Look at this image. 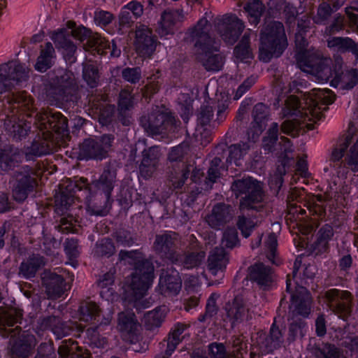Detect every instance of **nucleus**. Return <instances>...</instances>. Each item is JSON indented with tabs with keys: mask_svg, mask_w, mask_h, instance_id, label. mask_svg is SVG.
<instances>
[{
	"mask_svg": "<svg viewBox=\"0 0 358 358\" xmlns=\"http://www.w3.org/2000/svg\"><path fill=\"white\" fill-rule=\"evenodd\" d=\"M121 260H129L134 266L129 283L123 286L122 301L132 304L142 299L152 284L155 278V267L151 261L143 258L138 250H121L119 253Z\"/></svg>",
	"mask_w": 358,
	"mask_h": 358,
	"instance_id": "f257e3e1",
	"label": "nucleus"
},
{
	"mask_svg": "<svg viewBox=\"0 0 358 358\" xmlns=\"http://www.w3.org/2000/svg\"><path fill=\"white\" fill-rule=\"evenodd\" d=\"M210 25L206 17L200 18L189 29V34L194 42V48L199 59L207 71H218L223 66L220 54L215 53L218 49L214 45V39L206 30Z\"/></svg>",
	"mask_w": 358,
	"mask_h": 358,
	"instance_id": "f03ea898",
	"label": "nucleus"
},
{
	"mask_svg": "<svg viewBox=\"0 0 358 358\" xmlns=\"http://www.w3.org/2000/svg\"><path fill=\"white\" fill-rule=\"evenodd\" d=\"M287 45V37L283 24L280 21H271L260 31L259 59L268 63L273 58H279Z\"/></svg>",
	"mask_w": 358,
	"mask_h": 358,
	"instance_id": "7ed1b4c3",
	"label": "nucleus"
},
{
	"mask_svg": "<svg viewBox=\"0 0 358 358\" xmlns=\"http://www.w3.org/2000/svg\"><path fill=\"white\" fill-rule=\"evenodd\" d=\"M301 261L296 259L294 263L292 280H286V292L291 295L289 309L293 315L308 317L311 312L313 299L310 291L303 285H301L295 280L296 273L301 266Z\"/></svg>",
	"mask_w": 358,
	"mask_h": 358,
	"instance_id": "20e7f679",
	"label": "nucleus"
},
{
	"mask_svg": "<svg viewBox=\"0 0 358 358\" xmlns=\"http://www.w3.org/2000/svg\"><path fill=\"white\" fill-rule=\"evenodd\" d=\"M236 198H240L242 209H252L262 199V188L257 180L248 176L234 180L231 186Z\"/></svg>",
	"mask_w": 358,
	"mask_h": 358,
	"instance_id": "39448f33",
	"label": "nucleus"
},
{
	"mask_svg": "<svg viewBox=\"0 0 358 358\" xmlns=\"http://www.w3.org/2000/svg\"><path fill=\"white\" fill-rule=\"evenodd\" d=\"M37 185L36 171L28 165L22 166L12 177V193L14 200L18 203L24 202L29 195L34 192Z\"/></svg>",
	"mask_w": 358,
	"mask_h": 358,
	"instance_id": "423d86ee",
	"label": "nucleus"
},
{
	"mask_svg": "<svg viewBox=\"0 0 358 358\" xmlns=\"http://www.w3.org/2000/svg\"><path fill=\"white\" fill-rule=\"evenodd\" d=\"M29 78V72L24 64L10 61L0 64V94L11 91L15 86H22Z\"/></svg>",
	"mask_w": 358,
	"mask_h": 358,
	"instance_id": "0eeeda50",
	"label": "nucleus"
},
{
	"mask_svg": "<svg viewBox=\"0 0 358 358\" xmlns=\"http://www.w3.org/2000/svg\"><path fill=\"white\" fill-rule=\"evenodd\" d=\"M81 180L83 182L82 185L76 183L73 186L69 185L59 195L55 196V211L57 213L62 215L66 213L76 199L81 201L82 199L78 194L79 192H83V200L85 202L91 201L93 196L92 191L87 183V179L81 178Z\"/></svg>",
	"mask_w": 358,
	"mask_h": 358,
	"instance_id": "6e6552de",
	"label": "nucleus"
},
{
	"mask_svg": "<svg viewBox=\"0 0 358 358\" xmlns=\"http://www.w3.org/2000/svg\"><path fill=\"white\" fill-rule=\"evenodd\" d=\"M74 80L72 76L66 71H62L60 74L52 77L45 83L46 96L55 101L64 100L73 87Z\"/></svg>",
	"mask_w": 358,
	"mask_h": 358,
	"instance_id": "1a4fd4ad",
	"label": "nucleus"
},
{
	"mask_svg": "<svg viewBox=\"0 0 358 358\" xmlns=\"http://www.w3.org/2000/svg\"><path fill=\"white\" fill-rule=\"evenodd\" d=\"M141 124L154 135L165 134L171 131L176 124V119L171 112H152L147 117H142Z\"/></svg>",
	"mask_w": 358,
	"mask_h": 358,
	"instance_id": "9d476101",
	"label": "nucleus"
},
{
	"mask_svg": "<svg viewBox=\"0 0 358 358\" xmlns=\"http://www.w3.org/2000/svg\"><path fill=\"white\" fill-rule=\"evenodd\" d=\"M157 38L152 31L145 25L136 31L134 47L137 55L143 58L150 57L156 50Z\"/></svg>",
	"mask_w": 358,
	"mask_h": 358,
	"instance_id": "9b49d317",
	"label": "nucleus"
},
{
	"mask_svg": "<svg viewBox=\"0 0 358 358\" xmlns=\"http://www.w3.org/2000/svg\"><path fill=\"white\" fill-rule=\"evenodd\" d=\"M51 39L56 48L61 52L65 62L68 64H74L76 60L77 46L71 39L69 31L65 29H59L51 35Z\"/></svg>",
	"mask_w": 358,
	"mask_h": 358,
	"instance_id": "f8f14e48",
	"label": "nucleus"
},
{
	"mask_svg": "<svg viewBox=\"0 0 358 358\" xmlns=\"http://www.w3.org/2000/svg\"><path fill=\"white\" fill-rule=\"evenodd\" d=\"M270 115V109L264 103L259 102L255 105L252 111V120L246 130L248 139L255 142L264 131Z\"/></svg>",
	"mask_w": 358,
	"mask_h": 358,
	"instance_id": "ddd939ff",
	"label": "nucleus"
},
{
	"mask_svg": "<svg viewBox=\"0 0 358 358\" xmlns=\"http://www.w3.org/2000/svg\"><path fill=\"white\" fill-rule=\"evenodd\" d=\"M248 277L263 290H269L273 283L272 268L262 262H255L248 269Z\"/></svg>",
	"mask_w": 358,
	"mask_h": 358,
	"instance_id": "4468645a",
	"label": "nucleus"
},
{
	"mask_svg": "<svg viewBox=\"0 0 358 358\" xmlns=\"http://www.w3.org/2000/svg\"><path fill=\"white\" fill-rule=\"evenodd\" d=\"M182 287L180 273L174 268L162 270L159 279V293L164 296L177 295Z\"/></svg>",
	"mask_w": 358,
	"mask_h": 358,
	"instance_id": "2eb2a0df",
	"label": "nucleus"
},
{
	"mask_svg": "<svg viewBox=\"0 0 358 358\" xmlns=\"http://www.w3.org/2000/svg\"><path fill=\"white\" fill-rule=\"evenodd\" d=\"M52 145L47 138L38 136L32 140L29 145H26L21 150L22 155H24L26 161H35L37 158L51 154Z\"/></svg>",
	"mask_w": 358,
	"mask_h": 358,
	"instance_id": "dca6fc26",
	"label": "nucleus"
},
{
	"mask_svg": "<svg viewBox=\"0 0 358 358\" xmlns=\"http://www.w3.org/2000/svg\"><path fill=\"white\" fill-rule=\"evenodd\" d=\"M226 317L231 323V327L234 328L236 324L241 323L248 310L243 296L238 294L231 301H228L224 306Z\"/></svg>",
	"mask_w": 358,
	"mask_h": 358,
	"instance_id": "f3484780",
	"label": "nucleus"
},
{
	"mask_svg": "<svg viewBox=\"0 0 358 358\" xmlns=\"http://www.w3.org/2000/svg\"><path fill=\"white\" fill-rule=\"evenodd\" d=\"M106 158V152L94 138H85L79 146L78 159L80 161H101Z\"/></svg>",
	"mask_w": 358,
	"mask_h": 358,
	"instance_id": "a211bd4d",
	"label": "nucleus"
},
{
	"mask_svg": "<svg viewBox=\"0 0 358 358\" xmlns=\"http://www.w3.org/2000/svg\"><path fill=\"white\" fill-rule=\"evenodd\" d=\"M222 24L221 35L223 38L230 43L236 42L245 29L243 20L236 15H229L223 18Z\"/></svg>",
	"mask_w": 358,
	"mask_h": 358,
	"instance_id": "6ab92c4d",
	"label": "nucleus"
},
{
	"mask_svg": "<svg viewBox=\"0 0 358 358\" xmlns=\"http://www.w3.org/2000/svg\"><path fill=\"white\" fill-rule=\"evenodd\" d=\"M21 150L12 144L0 145V171L13 170L16 164L20 162Z\"/></svg>",
	"mask_w": 358,
	"mask_h": 358,
	"instance_id": "aec40b11",
	"label": "nucleus"
},
{
	"mask_svg": "<svg viewBox=\"0 0 358 358\" xmlns=\"http://www.w3.org/2000/svg\"><path fill=\"white\" fill-rule=\"evenodd\" d=\"M139 323L135 313L132 311L120 312L117 315V329L133 341L138 335Z\"/></svg>",
	"mask_w": 358,
	"mask_h": 358,
	"instance_id": "412c9836",
	"label": "nucleus"
},
{
	"mask_svg": "<svg viewBox=\"0 0 358 358\" xmlns=\"http://www.w3.org/2000/svg\"><path fill=\"white\" fill-rule=\"evenodd\" d=\"M285 325L283 323L278 324L275 317L264 341L268 352L273 353L275 350L282 348L285 341Z\"/></svg>",
	"mask_w": 358,
	"mask_h": 358,
	"instance_id": "4be33fe9",
	"label": "nucleus"
},
{
	"mask_svg": "<svg viewBox=\"0 0 358 358\" xmlns=\"http://www.w3.org/2000/svg\"><path fill=\"white\" fill-rule=\"evenodd\" d=\"M57 55L55 48L50 42H46L41 46L39 55L34 64V69L40 73H45L55 64Z\"/></svg>",
	"mask_w": 358,
	"mask_h": 358,
	"instance_id": "5701e85b",
	"label": "nucleus"
},
{
	"mask_svg": "<svg viewBox=\"0 0 358 358\" xmlns=\"http://www.w3.org/2000/svg\"><path fill=\"white\" fill-rule=\"evenodd\" d=\"M42 283L50 297L59 298L63 295L65 280L62 275L52 272L45 273Z\"/></svg>",
	"mask_w": 358,
	"mask_h": 358,
	"instance_id": "b1692460",
	"label": "nucleus"
},
{
	"mask_svg": "<svg viewBox=\"0 0 358 358\" xmlns=\"http://www.w3.org/2000/svg\"><path fill=\"white\" fill-rule=\"evenodd\" d=\"M117 173L114 169L106 167L101 174L99 180L94 182V187L101 194H103L106 201H109L115 187Z\"/></svg>",
	"mask_w": 358,
	"mask_h": 358,
	"instance_id": "393cba45",
	"label": "nucleus"
},
{
	"mask_svg": "<svg viewBox=\"0 0 358 358\" xmlns=\"http://www.w3.org/2000/svg\"><path fill=\"white\" fill-rule=\"evenodd\" d=\"M226 145H219L216 148V151L219 153V150H222L224 155L225 164H234L236 166L240 164V159L246 155L247 152L250 149V145L248 143H239L231 145L227 149H224L222 147H225Z\"/></svg>",
	"mask_w": 358,
	"mask_h": 358,
	"instance_id": "a878e982",
	"label": "nucleus"
},
{
	"mask_svg": "<svg viewBox=\"0 0 358 358\" xmlns=\"http://www.w3.org/2000/svg\"><path fill=\"white\" fill-rule=\"evenodd\" d=\"M45 265L44 257L39 255L29 256L23 260L19 267V275L25 279L35 277L36 273Z\"/></svg>",
	"mask_w": 358,
	"mask_h": 358,
	"instance_id": "bb28decb",
	"label": "nucleus"
},
{
	"mask_svg": "<svg viewBox=\"0 0 358 358\" xmlns=\"http://www.w3.org/2000/svg\"><path fill=\"white\" fill-rule=\"evenodd\" d=\"M155 252L163 257L171 259L174 257L175 241L166 231L163 234L157 235L153 244Z\"/></svg>",
	"mask_w": 358,
	"mask_h": 358,
	"instance_id": "cd10ccee",
	"label": "nucleus"
},
{
	"mask_svg": "<svg viewBox=\"0 0 358 358\" xmlns=\"http://www.w3.org/2000/svg\"><path fill=\"white\" fill-rule=\"evenodd\" d=\"M249 24L254 28L259 24L266 7L262 0H248L243 6Z\"/></svg>",
	"mask_w": 358,
	"mask_h": 358,
	"instance_id": "c85d7f7f",
	"label": "nucleus"
},
{
	"mask_svg": "<svg viewBox=\"0 0 358 358\" xmlns=\"http://www.w3.org/2000/svg\"><path fill=\"white\" fill-rule=\"evenodd\" d=\"M229 218V206L218 203L213 206L211 214L207 217V222L210 227L217 229L224 226Z\"/></svg>",
	"mask_w": 358,
	"mask_h": 358,
	"instance_id": "c756f323",
	"label": "nucleus"
},
{
	"mask_svg": "<svg viewBox=\"0 0 358 358\" xmlns=\"http://www.w3.org/2000/svg\"><path fill=\"white\" fill-rule=\"evenodd\" d=\"M42 324L50 329L57 339L69 336L71 329L59 317L48 316L43 320Z\"/></svg>",
	"mask_w": 358,
	"mask_h": 358,
	"instance_id": "7c9ffc66",
	"label": "nucleus"
},
{
	"mask_svg": "<svg viewBox=\"0 0 358 358\" xmlns=\"http://www.w3.org/2000/svg\"><path fill=\"white\" fill-rule=\"evenodd\" d=\"M36 345L34 336H27L16 341L12 347V352L19 358H27L30 355Z\"/></svg>",
	"mask_w": 358,
	"mask_h": 358,
	"instance_id": "2f4dec72",
	"label": "nucleus"
},
{
	"mask_svg": "<svg viewBox=\"0 0 358 358\" xmlns=\"http://www.w3.org/2000/svg\"><path fill=\"white\" fill-rule=\"evenodd\" d=\"M328 47L337 48L341 52H352L358 55V45L349 37H333L327 41Z\"/></svg>",
	"mask_w": 358,
	"mask_h": 358,
	"instance_id": "473e14b6",
	"label": "nucleus"
},
{
	"mask_svg": "<svg viewBox=\"0 0 358 358\" xmlns=\"http://www.w3.org/2000/svg\"><path fill=\"white\" fill-rule=\"evenodd\" d=\"M208 267L213 272L223 271L228 262L227 254L224 249L215 248L208 257Z\"/></svg>",
	"mask_w": 358,
	"mask_h": 358,
	"instance_id": "72a5a7b5",
	"label": "nucleus"
},
{
	"mask_svg": "<svg viewBox=\"0 0 358 358\" xmlns=\"http://www.w3.org/2000/svg\"><path fill=\"white\" fill-rule=\"evenodd\" d=\"M31 129V122L20 119L15 121L10 127L6 124V129L10 133L15 141H20L25 138L30 132Z\"/></svg>",
	"mask_w": 358,
	"mask_h": 358,
	"instance_id": "f704fd0d",
	"label": "nucleus"
},
{
	"mask_svg": "<svg viewBox=\"0 0 358 358\" xmlns=\"http://www.w3.org/2000/svg\"><path fill=\"white\" fill-rule=\"evenodd\" d=\"M234 55L236 59L245 62L246 59L253 58L250 48V38L248 35L244 34L234 49Z\"/></svg>",
	"mask_w": 358,
	"mask_h": 358,
	"instance_id": "c9c22d12",
	"label": "nucleus"
},
{
	"mask_svg": "<svg viewBox=\"0 0 358 358\" xmlns=\"http://www.w3.org/2000/svg\"><path fill=\"white\" fill-rule=\"evenodd\" d=\"M331 245L318 236H315L314 241L308 245L309 255L315 259L326 258L330 252Z\"/></svg>",
	"mask_w": 358,
	"mask_h": 358,
	"instance_id": "e433bc0d",
	"label": "nucleus"
},
{
	"mask_svg": "<svg viewBox=\"0 0 358 358\" xmlns=\"http://www.w3.org/2000/svg\"><path fill=\"white\" fill-rule=\"evenodd\" d=\"M331 245L318 236H315L314 241L308 245L309 255L315 259L326 258L330 252Z\"/></svg>",
	"mask_w": 358,
	"mask_h": 358,
	"instance_id": "4c0bfd02",
	"label": "nucleus"
},
{
	"mask_svg": "<svg viewBox=\"0 0 358 358\" xmlns=\"http://www.w3.org/2000/svg\"><path fill=\"white\" fill-rule=\"evenodd\" d=\"M115 247L113 241L109 238L99 239L94 248L93 255L96 257L109 258L113 255Z\"/></svg>",
	"mask_w": 358,
	"mask_h": 358,
	"instance_id": "58836bf2",
	"label": "nucleus"
},
{
	"mask_svg": "<svg viewBox=\"0 0 358 358\" xmlns=\"http://www.w3.org/2000/svg\"><path fill=\"white\" fill-rule=\"evenodd\" d=\"M164 317L165 315L162 311L161 308L157 307L145 313L143 321L147 329L154 330L162 325Z\"/></svg>",
	"mask_w": 358,
	"mask_h": 358,
	"instance_id": "ea45409f",
	"label": "nucleus"
},
{
	"mask_svg": "<svg viewBox=\"0 0 358 358\" xmlns=\"http://www.w3.org/2000/svg\"><path fill=\"white\" fill-rule=\"evenodd\" d=\"M279 138V125L277 122H273L265 136L263 137L262 143L264 150L272 152Z\"/></svg>",
	"mask_w": 358,
	"mask_h": 358,
	"instance_id": "a19ab883",
	"label": "nucleus"
},
{
	"mask_svg": "<svg viewBox=\"0 0 358 358\" xmlns=\"http://www.w3.org/2000/svg\"><path fill=\"white\" fill-rule=\"evenodd\" d=\"M218 297L219 295L215 292L210 294L206 301L205 312L201 313L198 317L200 322H205L217 314L218 306L217 305V300Z\"/></svg>",
	"mask_w": 358,
	"mask_h": 358,
	"instance_id": "79ce46f5",
	"label": "nucleus"
},
{
	"mask_svg": "<svg viewBox=\"0 0 358 358\" xmlns=\"http://www.w3.org/2000/svg\"><path fill=\"white\" fill-rule=\"evenodd\" d=\"M99 72L97 66L93 64H85L83 67V78L91 88L98 86Z\"/></svg>",
	"mask_w": 358,
	"mask_h": 358,
	"instance_id": "37998d69",
	"label": "nucleus"
},
{
	"mask_svg": "<svg viewBox=\"0 0 358 358\" xmlns=\"http://www.w3.org/2000/svg\"><path fill=\"white\" fill-rule=\"evenodd\" d=\"M301 106V99L297 95H287L282 108V113L284 117H290L296 115Z\"/></svg>",
	"mask_w": 358,
	"mask_h": 358,
	"instance_id": "c03bdc74",
	"label": "nucleus"
},
{
	"mask_svg": "<svg viewBox=\"0 0 358 358\" xmlns=\"http://www.w3.org/2000/svg\"><path fill=\"white\" fill-rule=\"evenodd\" d=\"M175 24L173 14L170 11H164L159 21L160 33L163 35L173 34Z\"/></svg>",
	"mask_w": 358,
	"mask_h": 358,
	"instance_id": "a18cd8bd",
	"label": "nucleus"
},
{
	"mask_svg": "<svg viewBox=\"0 0 358 358\" xmlns=\"http://www.w3.org/2000/svg\"><path fill=\"white\" fill-rule=\"evenodd\" d=\"M143 157L140 165V170L143 171L145 168L155 167L157 163V148L150 147L145 149L143 152Z\"/></svg>",
	"mask_w": 358,
	"mask_h": 358,
	"instance_id": "49530a36",
	"label": "nucleus"
},
{
	"mask_svg": "<svg viewBox=\"0 0 358 358\" xmlns=\"http://www.w3.org/2000/svg\"><path fill=\"white\" fill-rule=\"evenodd\" d=\"M134 105V95L132 91L127 89H123L120 91L117 106L118 110H129Z\"/></svg>",
	"mask_w": 358,
	"mask_h": 358,
	"instance_id": "de8ad7c7",
	"label": "nucleus"
},
{
	"mask_svg": "<svg viewBox=\"0 0 358 358\" xmlns=\"http://www.w3.org/2000/svg\"><path fill=\"white\" fill-rule=\"evenodd\" d=\"M64 251L70 261H76L80 255L77 238H67L64 242Z\"/></svg>",
	"mask_w": 358,
	"mask_h": 358,
	"instance_id": "09e8293b",
	"label": "nucleus"
},
{
	"mask_svg": "<svg viewBox=\"0 0 358 358\" xmlns=\"http://www.w3.org/2000/svg\"><path fill=\"white\" fill-rule=\"evenodd\" d=\"M222 244L227 248L233 249L240 245V239L237 229L234 227H228L223 233Z\"/></svg>",
	"mask_w": 358,
	"mask_h": 358,
	"instance_id": "8fccbe9b",
	"label": "nucleus"
},
{
	"mask_svg": "<svg viewBox=\"0 0 358 358\" xmlns=\"http://www.w3.org/2000/svg\"><path fill=\"white\" fill-rule=\"evenodd\" d=\"M236 224L242 236L246 238L251 235L255 227L253 219L245 215H239L238 217Z\"/></svg>",
	"mask_w": 358,
	"mask_h": 358,
	"instance_id": "3c124183",
	"label": "nucleus"
},
{
	"mask_svg": "<svg viewBox=\"0 0 358 358\" xmlns=\"http://www.w3.org/2000/svg\"><path fill=\"white\" fill-rule=\"evenodd\" d=\"M320 358H343V352L340 348L332 343H324L318 350Z\"/></svg>",
	"mask_w": 358,
	"mask_h": 358,
	"instance_id": "603ef678",
	"label": "nucleus"
},
{
	"mask_svg": "<svg viewBox=\"0 0 358 358\" xmlns=\"http://www.w3.org/2000/svg\"><path fill=\"white\" fill-rule=\"evenodd\" d=\"M115 282L114 274L107 272L101 275L98 280V287L101 289V294L104 292H110L111 294L114 292L113 285Z\"/></svg>",
	"mask_w": 358,
	"mask_h": 358,
	"instance_id": "864d4df0",
	"label": "nucleus"
},
{
	"mask_svg": "<svg viewBox=\"0 0 358 358\" xmlns=\"http://www.w3.org/2000/svg\"><path fill=\"white\" fill-rule=\"evenodd\" d=\"M96 307L91 303L82 304L79 306L78 313L80 320L89 322L95 319L96 315Z\"/></svg>",
	"mask_w": 358,
	"mask_h": 358,
	"instance_id": "5fc2aeb1",
	"label": "nucleus"
},
{
	"mask_svg": "<svg viewBox=\"0 0 358 358\" xmlns=\"http://www.w3.org/2000/svg\"><path fill=\"white\" fill-rule=\"evenodd\" d=\"M94 19L97 26L105 28L112 23L115 20V17L109 11L99 10L94 12Z\"/></svg>",
	"mask_w": 358,
	"mask_h": 358,
	"instance_id": "6e6d98bb",
	"label": "nucleus"
},
{
	"mask_svg": "<svg viewBox=\"0 0 358 358\" xmlns=\"http://www.w3.org/2000/svg\"><path fill=\"white\" fill-rule=\"evenodd\" d=\"M115 107L109 106L103 108L99 115V122L102 126L110 127L113 125L115 120Z\"/></svg>",
	"mask_w": 358,
	"mask_h": 358,
	"instance_id": "4d7b16f0",
	"label": "nucleus"
},
{
	"mask_svg": "<svg viewBox=\"0 0 358 358\" xmlns=\"http://www.w3.org/2000/svg\"><path fill=\"white\" fill-rule=\"evenodd\" d=\"M306 327V322L302 319H297L290 323L289 326L287 340L289 343L294 342L299 333Z\"/></svg>",
	"mask_w": 358,
	"mask_h": 358,
	"instance_id": "13d9d810",
	"label": "nucleus"
},
{
	"mask_svg": "<svg viewBox=\"0 0 358 358\" xmlns=\"http://www.w3.org/2000/svg\"><path fill=\"white\" fill-rule=\"evenodd\" d=\"M122 76L123 79L131 84H136L141 77V71L138 67H127L122 70Z\"/></svg>",
	"mask_w": 358,
	"mask_h": 358,
	"instance_id": "bf43d9fd",
	"label": "nucleus"
},
{
	"mask_svg": "<svg viewBox=\"0 0 358 358\" xmlns=\"http://www.w3.org/2000/svg\"><path fill=\"white\" fill-rule=\"evenodd\" d=\"M34 358H56L52 342L41 343Z\"/></svg>",
	"mask_w": 358,
	"mask_h": 358,
	"instance_id": "052dcab7",
	"label": "nucleus"
},
{
	"mask_svg": "<svg viewBox=\"0 0 358 358\" xmlns=\"http://www.w3.org/2000/svg\"><path fill=\"white\" fill-rule=\"evenodd\" d=\"M187 145L182 143L179 145L171 148L169 153V159L171 162H181L185 154L187 153Z\"/></svg>",
	"mask_w": 358,
	"mask_h": 358,
	"instance_id": "680f3d73",
	"label": "nucleus"
},
{
	"mask_svg": "<svg viewBox=\"0 0 358 358\" xmlns=\"http://www.w3.org/2000/svg\"><path fill=\"white\" fill-rule=\"evenodd\" d=\"M282 13L285 18L287 24L294 23L299 15L298 10L292 3L284 1V7Z\"/></svg>",
	"mask_w": 358,
	"mask_h": 358,
	"instance_id": "e2e57ef3",
	"label": "nucleus"
},
{
	"mask_svg": "<svg viewBox=\"0 0 358 358\" xmlns=\"http://www.w3.org/2000/svg\"><path fill=\"white\" fill-rule=\"evenodd\" d=\"M334 235L335 231L332 225L330 224H324L315 234V236L327 242L329 244H330V242L334 240Z\"/></svg>",
	"mask_w": 358,
	"mask_h": 358,
	"instance_id": "0e129e2a",
	"label": "nucleus"
},
{
	"mask_svg": "<svg viewBox=\"0 0 358 358\" xmlns=\"http://www.w3.org/2000/svg\"><path fill=\"white\" fill-rule=\"evenodd\" d=\"M332 8L329 3L323 2L317 8L316 22L324 24L332 14Z\"/></svg>",
	"mask_w": 358,
	"mask_h": 358,
	"instance_id": "69168bd1",
	"label": "nucleus"
},
{
	"mask_svg": "<svg viewBox=\"0 0 358 358\" xmlns=\"http://www.w3.org/2000/svg\"><path fill=\"white\" fill-rule=\"evenodd\" d=\"M213 117V108L208 106H203L201 108V111L198 115V124L201 127L208 125Z\"/></svg>",
	"mask_w": 358,
	"mask_h": 358,
	"instance_id": "338daca9",
	"label": "nucleus"
},
{
	"mask_svg": "<svg viewBox=\"0 0 358 358\" xmlns=\"http://www.w3.org/2000/svg\"><path fill=\"white\" fill-rule=\"evenodd\" d=\"M200 193L201 190L197 187L187 192L181 197L182 204L185 206L193 208Z\"/></svg>",
	"mask_w": 358,
	"mask_h": 358,
	"instance_id": "774afa93",
	"label": "nucleus"
}]
</instances>
